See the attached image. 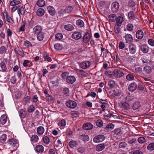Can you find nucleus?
Masks as SVG:
<instances>
[{"mask_svg": "<svg viewBox=\"0 0 154 154\" xmlns=\"http://www.w3.org/2000/svg\"><path fill=\"white\" fill-rule=\"evenodd\" d=\"M6 135L5 134H3L1 136L0 138V142L3 143L6 140Z\"/></svg>", "mask_w": 154, "mask_h": 154, "instance_id": "46", "label": "nucleus"}, {"mask_svg": "<svg viewBox=\"0 0 154 154\" xmlns=\"http://www.w3.org/2000/svg\"><path fill=\"white\" fill-rule=\"evenodd\" d=\"M59 126H64L66 125V121L64 119H62L61 121L58 123Z\"/></svg>", "mask_w": 154, "mask_h": 154, "instance_id": "56", "label": "nucleus"}, {"mask_svg": "<svg viewBox=\"0 0 154 154\" xmlns=\"http://www.w3.org/2000/svg\"><path fill=\"white\" fill-rule=\"evenodd\" d=\"M73 10V8L71 6H68L66 7L65 9L66 13L71 12Z\"/></svg>", "mask_w": 154, "mask_h": 154, "instance_id": "36", "label": "nucleus"}, {"mask_svg": "<svg viewBox=\"0 0 154 154\" xmlns=\"http://www.w3.org/2000/svg\"><path fill=\"white\" fill-rule=\"evenodd\" d=\"M37 4L39 7H42L45 6V3L43 0H38L37 2Z\"/></svg>", "mask_w": 154, "mask_h": 154, "instance_id": "29", "label": "nucleus"}, {"mask_svg": "<svg viewBox=\"0 0 154 154\" xmlns=\"http://www.w3.org/2000/svg\"><path fill=\"white\" fill-rule=\"evenodd\" d=\"M82 127L84 129L88 130L92 129L93 125L91 123H88L84 124Z\"/></svg>", "mask_w": 154, "mask_h": 154, "instance_id": "12", "label": "nucleus"}, {"mask_svg": "<svg viewBox=\"0 0 154 154\" xmlns=\"http://www.w3.org/2000/svg\"><path fill=\"white\" fill-rule=\"evenodd\" d=\"M142 72V69L140 67L136 68L135 69V72L137 74H140Z\"/></svg>", "mask_w": 154, "mask_h": 154, "instance_id": "61", "label": "nucleus"}, {"mask_svg": "<svg viewBox=\"0 0 154 154\" xmlns=\"http://www.w3.org/2000/svg\"><path fill=\"white\" fill-rule=\"evenodd\" d=\"M30 99V97L29 96H26L24 98L23 101L25 104L29 102Z\"/></svg>", "mask_w": 154, "mask_h": 154, "instance_id": "48", "label": "nucleus"}, {"mask_svg": "<svg viewBox=\"0 0 154 154\" xmlns=\"http://www.w3.org/2000/svg\"><path fill=\"white\" fill-rule=\"evenodd\" d=\"M90 39V34L88 32L85 33L83 37V41L85 43H86L89 41Z\"/></svg>", "mask_w": 154, "mask_h": 154, "instance_id": "10", "label": "nucleus"}, {"mask_svg": "<svg viewBox=\"0 0 154 154\" xmlns=\"http://www.w3.org/2000/svg\"><path fill=\"white\" fill-rule=\"evenodd\" d=\"M126 79L129 81H132L134 80V77L131 74L127 75L126 77Z\"/></svg>", "mask_w": 154, "mask_h": 154, "instance_id": "49", "label": "nucleus"}, {"mask_svg": "<svg viewBox=\"0 0 154 154\" xmlns=\"http://www.w3.org/2000/svg\"><path fill=\"white\" fill-rule=\"evenodd\" d=\"M81 138L84 141H87L89 140V137L87 135H81Z\"/></svg>", "mask_w": 154, "mask_h": 154, "instance_id": "37", "label": "nucleus"}, {"mask_svg": "<svg viewBox=\"0 0 154 154\" xmlns=\"http://www.w3.org/2000/svg\"><path fill=\"white\" fill-rule=\"evenodd\" d=\"M122 21V19L120 17H118L116 20V25H118L121 26Z\"/></svg>", "mask_w": 154, "mask_h": 154, "instance_id": "33", "label": "nucleus"}, {"mask_svg": "<svg viewBox=\"0 0 154 154\" xmlns=\"http://www.w3.org/2000/svg\"><path fill=\"white\" fill-rule=\"evenodd\" d=\"M34 109V106L32 105H31L28 107L27 111L31 113L32 112Z\"/></svg>", "mask_w": 154, "mask_h": 154, "instance_id": "50", "label": "nucleus"}, {"mask_svg": "<svg viewBox=\"0 0 154 154\" xmlns=\"http://www.w3.org/2000/svg\"><path fill=\"white\" fill-rule=\"evenodd\" d=\"M133 25L131 23L128 24L127 26V29L129 31H132L133 30Z\"/></svg>", "mask_w": 154, "mask_h": 154, "instance_id": "51", "label": "nucleus"}, {"mask_svg": "<svg viewBox=\"0 0 154 154\" xmlns=\"http://www.w3.org/2000/svg\"><path fill=\"white\" fill-rule=\"evenodd\" d=\"M80 72L81 73V76L82 77H86L88 75V73L85 72L83 70H80Z\"/></svg>", "mask_w": 154, "mask_h": 154, "instance_id": "57", "label": "nucleus"}, {"mask_svg": "<svg viewBox=\"0 0 154 154\" xmlns=\"http://www.w3.org/2000/svg\"><path fill=\"white\" fill-rule=\"evenodd\" d=\"M69 74V72H64L62 73L61 76L63 79H65L66 77H67L68 76Z\"/></svg>", "mask_w": 154, "mask_h": 154, "instance_id": "63", "label": "nucleus"}, {"mask_svg": "<svg viewBox=\"0 0 154 154\" xmlns=\"http://www.w3.org/2000/svg\"><path fill=\"white\" fill-rule=\"evenodd\" d=\"M140 49L141 51L144 53H146L148 51V47L145 45H143L141 46Z\"/></svg>", "mask_w": 154, "mask_h": 154, "instance_id": "34", "label": "nucleus"}, {"mask_svg": "<svg viewBox=\"0 0 154 154\" xmlns=\"http://www.w3.org/2000/svg\"><path fill=\"white\" fill-rule=\"evenodd\" d=\"M125 39L127 42H131L133 40L132 35L129 34H126L125 36Z\"/></svg>", "mask_w": 154, "mask_h": 154, "instance_id": "17", "label": "nucleus"}, {"mask_svg": "<svg viewBox=\"0 0 154 154\" xmlns=\"http://www.w3.org/2000/svg\"><path fill=\"white\" fill-rule=\"evenodd\" d=\"M137 88V85L135 82L131 83L128 87L129 90L131 91H134Z\"/></svg>", "mask_w": 154, "mask_h": 154, "instance_id": "11", "label": "nucleus"}, {"mask_svg": "<svg viewBox=\"0 0 154 154\" xmlns=\"http://www.w3.org/2000/svg\"><path fill=\"white\" fill-rule=\"evenodd\" d=\"M64 28L68 31H72L74 29L73 26L71 24H67L64 26Z\"/></svg>", "mask_w": 154, "mask_h": 154, "instance_id": "27", "label": "nucleus"}, {"mask_svg": "<svg viewBox=\"0 0 154 154\" xmlns=\"http://www.w3.org/2000/svg\"><path fill=\"white\" fill-rule=\"evenodd\" d=\"M151 68L148 66H146L144 68L143 71L146 73L149 74L151 72Z\"/></svg>", "mask_w": 154, "mask_h": 154, "instance_id": "22", "label": "nucleus"}, {"mask_svg": "<svg viewBox=\"0 0 154 154\" xmlns=\"http://www.w3.org/2000/svg\"><path fill=\"white\" fill-rule=\"evenodd\" d=\"M66 82L70 84H72L76 81L75 78L72 76H68L66 79Z\"/></svg>", "mask_w": 154, "mask_h": 154, "instance_id": "8", "label": "nucleus"}, {"mask_svg": "<svg viewBox=\"0 0 154 154\" xmlns=\"http://www.w3.org/2000/svg\"><path fill=\"white\" fill-rule=\"evenodd\" d=\"M105 147L104 144H101L98 145L96 147V149L98 151H100L103 150Z\"/></svg>", "mask_w": 154, "mask_h": 154, "instance_id": "21", "label": "nucleus"}, {"mask_svg": "<svg viewBox=\"0 0 154 154\" xmlns=\"http://www.w3.org/2000/svg\"><path fill=\"white\" fill-rule=\"evenodd\" d=\"M138 141L140 143H143L145 142L146 139L143 137H140L138 138Z\"/></svg>", "mask_w": 154, "mask_h": 154, "instance_id": "44", "label": "nucleus"}, {"mask_svg": "<svg viewBox=\"0 0 154 154\" xmlns=\"http://www.w3.org/2000/svg\"><path fill=\"white\" fill-rule=\"evenodd\" d=\"M97 125L99 127H101L103 125V122L101 120H98L96 122Z\"/></svg>", "mask_w": 154, "mask_h": 154, "instance_id": "55", "label": "nucleus"}, {"mask_svg": "<svg viewBox=\"0 0 154 154\" xmlns=\"http://www.w3.org/2000/svg\"><path fill=\"white\" fill-rule=\"evenodd\" d=\"M113 74L116 77H121L124 75L123 72L120 70L117 69H115L113 71Z\"/></svg>", "mask_w": 154, "mask_h": 154, "instance_id": "2", "label": "nucleus"}, {"mask_svg": "<svg viewBox=\"0 0 154 154\" xmlns=\"http://www.w3.org/2000/svg\"><path fill=\"white\" fill-rule=\"evenodd\" d=\"M0 66L3 71H5L6 70V66L4 62H1L0 64Z\"/></svg>", "mask_w": 154, "mask_h": 154, "instance_id": "52", "label": "nucleus"}, {"mask_svg": "<svg viewBox=\"0 0 154 154\" xmlns=\"http://www.w3.org/2000/svg\"><path fill=\"white\" fill-rule=\"evenodd\" d=\"M82 33L78 32H74L72 35V38L76 40H79L81 38Z\"/></svg>", "mask_w": 154, "mask_h": 154, "instance_id": "6", "label": "nucleus"}, {"mask_svg": "<svg viewBox=\"0 0 154 154\" xmlns=\"http://www.w3.org/2000/svg\"><path fill=\"white\" fill-rule=\"evenodd\" d=\"M116 16L114 14H111L109 16V21L113 22L116 21Z\"/></svg>", "mask_w": 154, "mask_h": 154, "instance_id": "14", "label": "nucleus"}, {"mask_svg": "<svg viewBox=\"0 0 154 154\" xmlns=\"http://www.w3.org/2000/svg\"><path fill=\"white\" fill-rule=\"evenodd\" d=\"M34 32L35 33H38L41 31V27L40 26H35L33 29Z\"/></svg>", "mask_w": 154, "mask_h": 154, "instance_id": "30", "label": "nucleus"}, {"mask_svg": "<svg viewBox=\"0 0 154 154\" xmlns=\"http://www.w3.org/2000/svg\"><path fill=\"white\" fill-rule=\"evenodd\" d=\"M128 18L131 20H134L135 17L134 13L133 11H130L128 13Z\"/></svg>", "mask_w": 154, "mask_h": 154, "instance_id": "31", "label": "nucleus"}, {"mask_svg": "<svg viewBox=\"0 0 154 154\" xmlns=\"http://www.w3.org/2000/svg\"><path fill=\"white\" fill-rule=\"evenodd\" d=\"M43 141L44 143L46 144H48L50 142L49 137L47 136L44 137L43 138Z\"/></svg>", "mask_w": 154, "mask_h": 154, "instance_id": "58", "label": "nucleus"}, {"mask_svg": "<svg viewBox=\"0 0 154 154\" xmlns=\"http://www.w3.org/2000/svg\"><path fill=\"white\" fill-rule=\"evenodd\" d=\"M6 51V48L4 46H1L0 48V54H2L5 53Z\"/></svg>", "mask_w": 154, "mask_h": 154, "instance_id": "47", "label": "nucleus"}, {"mask_svg": "<svg viewBox=\"0 0 154 154\" xmlns=\"http://www.w3.org/2000/svg\"><path fill=\"white\" fill-rule=\"evenodd\" d=\"M54 48L57 50H60L63 48L62 45L60 44L57 43L54 45Z\"/></svg>", "mask_w": 154, "mask_h": 154, "instance_id": "40", "label": "nucleus"}, {"mask_svg": "<svg viewBox=\"0 0 154 154\" xmlns=\"http://www.w3.org/2000/svg\"><path fill=\"white\" fill-rule=\"evenodd\" d=\"M114 128V125L112 124H109L105 128L106 130L108 131H111Z\"/></svg>", "mask_w": 154, "mask_h": 154, "instance_id": "26", "label": "nucleus"}, {"mask_svg": "<svg viewBox=\"0 0 154 154\" xmlns=\"http://www.w3.org/2000/svg\"><path fill=\"white\" fill-rule=\"evenodd\" d=\"M35 149L37 152H42L44 151V147L42 145H38L36 146Z\"/></svg>", "mask_w": 154, "mask_h": 154, "instance_id": "19", "label": "nucleus"}, {"mask_svg": "<svg viewBox=\"0 0 154 154\" xmlns=\"http://www.w3.org/2000/svg\"><path fill=\"white\" fill-rule=\"evenodd\" d=\"M91 65V62L88 61H85L80 63V66L83 69H86L89 67Z\"/></svg>", "mask_w": 154, "mask_h": 154, "instance_id": "4", "label": "nucleus"}, {"mask_svg": "<svg viewBox=\"0 0 154 154\" xmlns=\"http://www.w3.org/2000/svg\"><path fill=\"white\" fill-rule=\"evenodd\" d=\"M44 34L42 32H39L37 35V38L38 40L41 41L44 38Z\"/></svg>", "mask_w": 154, "mask_h": 154, "instance_id": "25", "label": "nucleus"}, {"mask_svg": "<svg viewBox=\"0 0 154 154\" xmlns=\"http://www.w3.org/2000/svg\"><path fill=\"white\" fill-rule=\"evenodd\" d=\"M66 13L65 9H61L59 12V16H63L65 13Z\"/></svg>", "mask_w": 154, "mask_h": 154, "instance_id": "62", "label": "nucleus"}, {"mask_svg": "<svg viewBox=\"0 0 154 154\" xmlns=\"http://www.w3.org/2000/svg\"><path fill=\"white\" fill-rule=\"evenodd\" d=\"M5 14H6V19L7 20V21L11 23H14V21L10 17H8L7 15V13L6 12H4V15Z\"/></svg>", "mask_w": 154, "mask_h": 154, "instance_id": "45", "label": "nucleus"}, {"mask_svg": "<svg viewBox=\"0 0 154 154\" xmlns=\"http://www.w3.org/2000/svg\"><path fill=\"white\" fill-rule=\"evenodd\" d=\"M105 139V137L103 135H99L95 136L93 139L95 143L100 142L103 141Z\"/></svg>", "mask_w": 154, "mask_h": 154, "instance_id": "1", "label": "nucleus"}, {"mask_svg": "<svg viewBox=\"0 0 154 154\" xmlns=\"http://www.w3.org/2000/svg\"><path fill=\"white\" fill-rule=\"evenodd\" d=\"M66 105L67 107L71 108H74L77 106L76 103L72 100L67 101L66 103Z\"/></svg>", "mask_w": 154, "mask_h": 154, "instance_id": "5", "label": "nucleus"}, {"mask_svg": "<svg viewBox=\"0 0 154 154\" xmlns=\"http://www.w3.org/2000/svg\"><path fill=\"white\" fill-rule=\"evenodd\" d=\"M63 93L66 95H68L69 94V89L68 88H63Z\"/></svg>", "mask_w": 154, "mask_h": 154, "instance_id": "60", "label": "nucleus"}, {"mask_svg": "<svg viewBox=\"0 0 154 154\" xmlns=\"http://www.w3.org/2000/svg\"><path fill=\"white\" fill-rule=\"evenodd\" d=\"M45 13V11L44 9L40 8H38L36 12L37 15L39 16H41L43 15Z\"/></svg>", "mask_w": 154, "mask_h": 154, "instance_id": "16", "label": "nucleus"}, {"mask_svg": "<svg viewBox=\"0 0 154 154\" xmlns=\"http://www.w3.org/2000/svg\"><path fill=\"white\" fill-rule=\"evenodd\" d=\"M108 85L110 87L113 88L116 86V84L114 81L111 80L108 82Z\"/></svg>", "mask_w": 154, "mask_h": 154, "instance_id": "42", "label": "nucleus"}, {"mask_svg": "<svg viewBox=\"0 0 154 154\" xmlns=\"http://www.w3.org/2000/svg\"><path fill=\"white\" fill-rule=\"evenodd\" d=\"M119 4L117 2H115L113 3L112 5V10L114 13L117 12L119 8Z\"/></svg>", "mask_w": 154, "mask_h": 154, "instance_id": "3", "label": "nucleus"}, {"mask_svg": "<svg viewBox=\"0 0 154 154\" xmlns=\"http://www.w3.org/2000/svg\"><path fill=\"white\" fill-rule=\"evenodd\" d=\"M15 140H16L15 139H12L9 140L8 142V143L11 145L14 146V144H15Z\"/></svg>", "mask_w": 154, "mask_h": 154, "instance_id": "59", "label": "nucleus"}, {"mask_svg": "<svg viewBox=\"0 0 154 154\" xmlns=\"http://www.w3.org/2000/svg\"><path fill=\"white\" fill-rule=\"evenodd\" d=\"M136 37L139 39L142 38L143 36V32L141 30H138L136 34Z\"/></svg>", "mask_w": 154, "mask_h": 154, "instance_id": "13", "label": "nucleus"}, {"mask_svg": "<svg viewBox=\"0 0 154 154\" xmlns=\"http://www.w3.org/2000/svg\"><path fill=\"white\" fill-rule=\"evenodd\" d=\"M147 149L149 150H154V143H149L147 147Z\"/></svg>", "mask_w": 154, "mask_h": 154, "instance_id": "35", "label": "nucleus"}, {"mask_svg": "<svg viewBox=\"0 0 154 154\" xmlns=\"http://www.w3.org/2000/svg\"><path fill=\"white\" fill-rule=\"evenodd\" d=\"M63 38V35L61 33H57L56 35L55 38L57 40H60Z\"/></svg>", "mask_w": 154, "mask_h": 154, "instance_id": "53", "label": "nucleus"}, {"mask_svg": "<svg viewBox=\"0 0 154 154\" xmlns=\"http://www.w3.org/2000/svg\"><path fill=\"white\" fill-rule=\"evenodd\" d=\"M148 42L149 45L153 46H154V40L152 39H149L148 40Z\"/></svg>", "mask_w": 154, "mask_h": 154, "instance_id": "64", "label": "nucleus"}, {"mask_svg": "<svg viewBox=\"0 0 154 154\" xmlns=\"http://www.w3.org/2000/svg\"><path fill=\"white\" fill-rule=\"evenodd\" d=\"M122 106L124 109L128 110L129 108V105L128 103L126 102H124L122 103Z\"/></svg>", "mask_w": 154, "mask_h": 154, "instance_id": "38", "label": "nucleus"}, {"mask_svg": "<svg viewBox=\"0 0 154 154\" xmlns=\"http://www.w3.org/2000/svg\"><path fill=\"white\" fill-rule=\"evenodd\" d=\"M48 13L52 16H54L56 14L55 10L54 8L52 6H49L47 8Z\"/></svg>", "mask_w": 154, "mask_h": 154, "instance_id": "9", "label": "nucleus"}, {"mask_svg": "<svg viewBox=\"0 0 154 154\" xmlns=\"http://www.w3.org/2000/svg\"><path fill=\"white\" fill-rule=\"evenodd\" d=\"M69 145L70 147L73 148L77 146L78 145V143L75 141H71L69 142Z\"/></svg>", "mask_w": 154, "mask_h": 154, "instance_id": "24", "label": "nucleus"}, {"mask_svg": "<svg viewBox=\"0 0 154 154\" xmlns=\"http://www.w3.org/2000/svg\"><path fill=\"white\" fill-rule=\"evenodd\" d=\"M20 116L22 118H24L25 116V112L23 109L20 110L19 112Z\"/></svg>", "mask_w": 154, "mask_h": 154, "instance_id": "43", "label": "nucleus"}, {"mask_svg": "<svg viewBox=\"0 0 154 154\" xmlns=\"http://www.w3.org/2000/svg\"><path fill=\"white\" fill-rule=\"evenodd\" d=\"M19 9L18 10L17 12L18 14H21L22 15H23L25 13L24 9L23 6L20 7L18 6Z\"/></svg>", "mask_w": 154, "mask_h": 154, "instance_id": "23", "label": "nucleus"}, {"mask_svg": "<svg viewBox=\"0 0 154 154\" xmlns=\"http://www.w3.org/2000/svg\"><path fill=\"white\" fill-rule=\"evenodd\" d=\"M38 137L36 135H33L31 138V140L33 142H37L38 141Z\"/></svg>", "mask_w": 154, "mask_h": 154, "instance_id": "32", "label": "nucleus"}, {"mask_svg": "<svg viewBox=\"0 0 154 154\" xmlns=\"http://www.w3.org/2000/svg\"><path fill=\"white\" fill-rule=\"evenodd\" d=\"M37 133L38 134H42L44 132L45 129L42 126H39L37 129Z\"/></svg>", "mask_w": 154, "mask_h": 154, "instance_id": "18", "label": "nucleus"}, {"mask_svg": "<svg viewBox=\"0 0 154 154\" xmlns=\"http://www.w3.org/2000/svg\"><path fill=\"white\" fill-rule=\"evenodd\" d=\"M129 49L130 53L131 54H134L136 51V46L134 44H131L129 46Z\"/></svg>", "mask_w": 154, "mask_h": 154, "instance_id": "7", "label": "nucleus"}, {"mask_svg": "<svg viewBox=\"0 0 154 154\" xmlns=\"http://www.w3.org/2000/svg\"><path fill=\"white\" fill-rule=\"evenodd\" d=\"M127 146V144L125 142H121L119 145V146L120 148H125Z\"/></svg>", "mask_w": 154, "mask_h": 154, "instance_id": "54", "label": "nucleus"}, {"mask_svg": "<svg viewBox=\"0 0 154 154\" xmlns=\"http://www.w3.org/2000/svg\"><path fill=\"white\" fill-rule=\"evenodd\" d=\"M141 106L140 103L139 101L135 102L133 105L132 108L133 110H135L138 109Z\"/></svg>", "mask_w": 154, "mask_h": 154, "instance_id": "15", "label": "nucleus"}, {"mask_svg": "<svg viewBox=\"0 0 154 154\" xmlns=\"http://www.w3.org/2000/svg\"><path fill=\"white\" fill-rule=\"evenodd\" d=\"M120 26L116 25L114 27V31L115 32L116 34H118L119 33L120 29Z\"/></svg>", "mask_w": 154, "mask_h": 154, "instance_id": "41", "label": "nucleus"}, {"mask_svg": "<svg viewBox=\"0 0 154 154\" xmlns=\"http://www.w3.org/2000/svg\"><path fill=\"white\" fill-rule=\"evenodd\" d=\"M7 121V116L5 115H2L0 118V122L2 125L5 124Z\"/></svg>", "mask_w": 154, "mask_h": 154, "instance_id": "20", "label": "nucleus"}, {"mask_svg": "<svg viewBox=\"0 0 154 154\" xmlns=\"http://www.w3.org/2000/svg\"><path fill=\"white\" fill-rule=\"evenodd\" d=\"M20 3L21 2L19 1L13 0L10 2V4L11 6H17V5Z\"/></svg>", "mask_w": 154, "mask_h": 154, "instance_id": "28", "label": "nucleus"}, {"mask_svg": "<svg viewBox=\"0 0 154 154\" xmlns=\"http://www.w3.org/2000/svg\"><path fill=\"white\" fill-rule=\"evenodd\" d=\"M77 24L80 27H82L84 26V22L81 20H78L76 21Z\"/></svg>", "mask_w": 154, "mask_h": 154, "instance_id": "39", "label": "nucleus"}]
</instances>
